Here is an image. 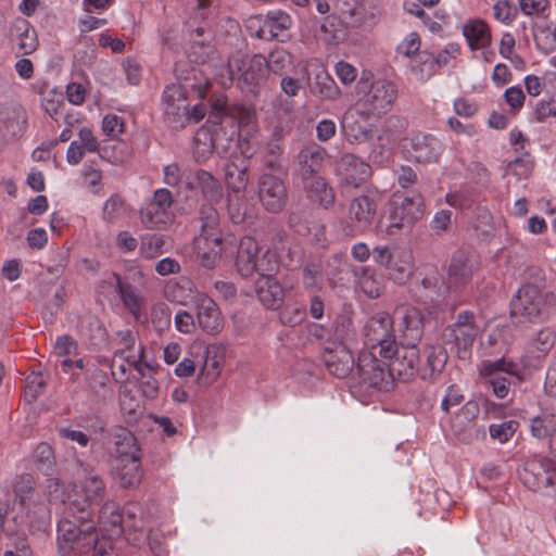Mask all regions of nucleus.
<instances>
[{
    "label": "nucleus",
    "mask_w": 556,
    "mask_h": 556,
    "mask_svg": "<svg viewBox=\"0 0 556 556\" xmlns=\"http://www.w3.org/2000/svg\"><path fill=\"white\" fill-rule=\"evenodd\" d=\"M357 371L363 383L381 391L393 387L392 375L386 359H378L374 351H362L358 356Z\"/></svg>",
    "instance_id": "13"
},
{
    "label": "nucleus",
    "mask_w": 556,
    "mask_h": 556,
    "mask_svg": "<svg viewBox=\"0 0 556 556\" xmlns=\"http://www.w3.org/2000/svg\"><path fill=\"white\" fill-rule=\"evenodd\" d=\"M554 312L556 294L532 283L519 288L510 302L511 317L521 323L545 320Z\"/></svg>",
    "instance_id": "2"
},
{
    "label": "nucleus",
    "mask_w": 556,
    "mask_h": 556,
    "mask_svg": "<svg viewBox=\"0 0 556 556\" xmlns=\"http://www.w3.org/2000/svg\"><path fill=\"white\" fill-rule=\"evenodd\" d=\"M34 485L33 477L23 475L15 482L14 492L20 505L26 510V517L31 519V515H34L41 523H45L48 520V509L43 503L33 498Z\"/></svg>",
    "instance_id": "26"
},
{
    "label": "nucleus",
    "mask_w": 556,
    "mask_h": 556,
    "mask_svg": "<svg viewBox=\"0 0 556 556\" xmlns=\"http://www.w3.org/2000/svg\"><path fill=\"white\" fill-rule=\"evenodd\" d=\"M445 201L448 205L453 207L466 210L472 206L475 199L471 192L466 190H459L447 193L445 197Z\"/></svg>",
    "instance_id": "63"
},
{
    "label": "nucleus",
    "mask_w": 556,
    "mask_h": 556,
    "mask_svg": "<svg viewBox=\"0 0 556 556\" xmlns=\"http://www.w3.org/2000/svg\"><path fill=\"white\" fill-rule=\"evenodd\" d=\"M258 199L270 213H279L286 205L287 191L282 180L271 174H263L258 180Z\"/></svg>",
    "instance_id": "20"
},
{
    "label": "nucleus",
    "mask_w": 556,
    "mask_h": 556,
    "mask_svg": "<svg viewBox=\"0 0 556 556\" xmlns=\"http://www.w3.org/2000/svg\"><path fill=\"white\" fill-rule=\"evenodd\" d=\"M267 61V72L271 71L275 74H281L292 64L291 54L283 48L273 50Z\"/></svg>",
    "instance_id": "51"
},
{
    "label": "nucleus",
    "mask_w": 556,
    "mask_h": 556,
    "mask_svg": "<svg viewBox=\"0 0 556 556\" xmlns=\"http://www.w3.org/2000/svg\"><path fill=\"white\" fill-rule=\"evenodd\" d=\"M420 37L417 33L412 31L400 42L396 48L399 54L410 58L420 49Z\"/></svg>",
    "instance_id": "64"
},
{
    "label": "nucleus",
    "mask_w": 556,
    "mask_h": 556,
    "mask_svg": "<svg viewBox=\"0 0 556 556\" xmlns=\"http://www.w3.org/2000/svg\"><path fill=\"white\" fill-rule=\"evenodd\" d=\"M479 412V405L469 401L452 418L451 430L458 442L470 444L485 438L484 427L477 424Z\"/></svg>",
    "instance_id": "15"
},
{
    "label": "nucleus",
    "mask_w": 556,
    "mask_h": 556,
    "mask_svg": "<svg viewBox=\"0 0 556 556\" xmlns=\"http://www.w3.org/2000/svg\"><path fill=\"white\" fill-rule=\"evenodd\" d=\"M224 116L237 121L238 125L248 126L254 121L252 110L242 104H229L224 96H218L211 101L210 119L217 124Z\"/></svg>",
    "instance_id": "28"
},
{
    "label": "nucleus",
    "mask_w": 556,
    "mask_h": 556,
    "mask_svg": "<svg viewBox=\"0 0 556 556\" xmlns=\"http://www.w3.org/2000/svg\"><path fill=\"white\" fill-rule=\"evenodd\" d=\"M226 181L228 187L236 193L243 191L248 185V168H237L235 165H228L226 168Z\"/></svg>",
    "instance_id": "52"
},
{
    "label": "nucleus",
    "mask_w": 556,
    "mask_h": 556,
    "mask_svg": "<svg viewBox=\"0 0 556 556\" xmlns=\"http://www.w3.org/2000/svg\"><path fill=\"white\" fill-rule=\"evenodd\" d=\"M174 198L166 188H159L153 192L139 211L141 225L147 229H162L173 220L172 206Z\"/></svg>",
    "instance_id": "10"
},
{
    "label": "nucleus",
    "mask_w": 556,
    "mask_h": 556,
    "mask_svg": "<svg viewBox=\"0 0 556 556\" xmlns=\"http://www.w3.org/2000/svg\"><path fill=\"white\" fill-rule=\"evenodd\" d=\"M425 213V202L420 194L394 198L391 202V211L388 216L389 224L387 232L394 235L396 230L410 227L416 220L420 219Z\"/></svg>",
    "instance_id": "14"
},
{
    "label": "nucleus",
    "mask_w": 556,
    "mask_h": 556,
    "mask_svg": "<svg viewBox=\"0 0 556 556\" xmlns=\"http://www.w3.org/2000/svg\"><path fill=\"white\" fill-rule=\"evenodd\" d=\"M374 118L357 106H350L342 116L341 129L350 143L359 144L372 139L376 125L370 123Z\"/></svg>",
    "instance_id": "17"
},
{
    "label": "nucleus",
    "mask_w": 556,
    "mask_h": 556,
    "mask_svg": "<svg viewBox=\"0 0 556 556\" xmlns=\"http://www.w3.org/2000/svg\"><path fill=\"white\" fill-rule=\"evenodd\" d=\"M79 477V484H75L73 490L66 494L58 482H53V490L49 492L50 502L62 503L70 514H86L87 507L91 503L100 502L104 496L105 485L99 475L81 467Z\"/></svg>",
    "instance_id": "1"
},
{
    "label": "nucleus",
    "mask_w": 556,
    "mask_h": 556,
    "mask_svg": "<svg viewBox=\"0 0 556 556\" xmlns=\"http://www.w3.org/2000/svg\"><path fill=\"white\" fill-rule=\"evenodd\" d=\"M406 121L397 115L389 116L382 126L383 132H386V139L393 141L397 136L406 128Z\"/></svg>",
    "instance_id": "62"
},
{
    "label": "nucleus",
    "mask_w": 556,
    "mask_h": 556,
    "mask_svg": "<svg viewBox=\"0 0 556 556\" xmlns=\"http://www.w3.org/2000/svg\"><path fill=\"white\" fill-rule=\"evenodd\" d=\"M187 188L199 189L203 198L211 203L219 201L223 195L220 182L204 169H199L193 174L192 178L187 181Z\"/></svg>",
    "instance_id": "34"
},
{
    "label": "nucleus",
    "mask_w": 556,
    "mask_h": 556,
    "mask_svg": "<svg viewBox=\"0 0 556 556\" xmlns=\"http://www.w3.org/2000/svg\"><path fill=\"white\" fill-rule=\"evenodd\" d=\"M463 35L472 50L484 49L491 43V33L482 20H469L463 26Z\"/></svg>",
    "instance_id": "36"
},
{
    "label": "nucleus",
    "mask_w": 556,
    "mask_h": 556,
    "mask_svg": "<svg viewBox=\"0 0 556 556\" xmlns=\"http://www.w3.org/2000/svg\"><path fill=\"white\" fill-rule=\"evenodd\" d=\"M230 66H236L238 85L244 92L257 94L267 80V61L262 54L233 55Z\"/></svg>",
    "instance_id": "9"
},
{
    "label": "nucleus",
    "mask_w": 556,
    "mask_h": 556,
    "mask_svg": "<svg viewBox=\"0 0 556 556\" xmlns=\"http://www.w3.org/2000/svg\"><path fill=\"white\" fill-rule=\"evenodd\" d=\"M258 24L256 36L264 40H271L283 36L291 27L292 18L282 11H269L265 16H257L252 20Z\"/></svg>",
    "instance_id": "29"
},
{
    "label": "nucleus",
    "mask_w": 556,
    "mask_h": 556,
    "mask_svg": "<svg viewBox=\"0 0 556 556\" xmlns=\"http://www.w3.org/2000/svg\"><path fill=\"white\" fill-rule=\"evenodd\" d=\"M397 96V87L393 81L387 78L370 80L369 75L363 74L356 87V101L353 105L379 119L392 110Z\"/></svg>",
    "instance_id": "4"
},
{
    "label": "nucleus",
    "mask_w": 556,
    "mask_h": 556,
    "mask_svg": "<svg viewBox=\"0 0 556 556\" xmlns=\"http://www.w3.org/2000/svg\"><path fill=\"white\" fill-rule=\"evenodd\" d=\"M427 366L432 375H439L447 362V353L442 345H428L425 350Z\"/></svg>",
    "instance_id": "49"
},
{
    "label": "nucleus",
    "mask_w": 556,
    "mask_h": 556,
    "mask_svg": "<svg viewBox=\"0 0 556 556\" xmlns=\"http://www.w3.org/2000/svg\"><path fill=\"white\" fill-rule=\"evenodd\" d=\"M67 515L58 523V543L62 551H74L77 553H87L91 551V545L96 541L97 529L92 521L88 520L86 514L76 517L75 513Z\"/></svg>",
    "instance_id": "7"
},
{
    "label": "nucleus",
    "mask_w": 556,
    "mask_h": 556,
    "mask_svg": "<svg viewBox=\"0 0 556 556\" xmlns=\"http://www.w3.org/2000/svg\"><path fill=\"white\" fill-rule=\"evenodd\" d=\"M372 257L376 264L387 268L389 279L397 285H405L414 274V255L408 249L377 245L372 249Z\"/></svg>",
    "instance_id": "8"
},
{
    "label": "nucleus",
    "mask_w": 556,
    "mask_h": 556,
    "mask_svg": "<svg viewBox=\"0 0 556 556\" xmlns=\"http://www.w3.org/2000/svg\"><path fill=\"white\" fill-rule=\"evenodd\" d=\"M124 517L121 514L118 506L113 502L105 503L99 515V529L97 530L100 535L110 540L118 539L124 532Z\"/></svg>",
    "instance_id": "31"
},
{
    "label": "nucleus",
    "mask_w": 556,
    "mask_h": 556,
    "mask_svg": "<svg viewBox=\"0 0 556 556\" xmlns=\"http://www.w3.org/2000/svg\"><path fill=\"white\" fill-rule=\"evenodd\" d=\"M125 131L124 118L116 114H106L102 119V132L112 138L116 139L119 135Z\"/></svg>",
    "instance_id": "57"
},
{
    "label": "nucleus",
    "mask_w": 556,
    "mask_h": 556,
    "mask_svg": "<svg viewBox=\"0 0 556 556\" xmlns=\"http://www.w3.org/2000/svg\"><path fill=\"white\" fill-rule=\"evenodd\" d=\"M64 105L63 94L58 91H48L42 97V106L45 111L54 119L61 114Z\"/></svg>",
    "instance_id": "58"
},
{
    "label": "nucleus",
    "mask_w": 556,
    "mask_h": 556,
    "mask_svg": "<svg viewBox=\"0 0 556 556\" xmlns=\"http://www.w3.org/2000/svg\"><path fill=\"white\" fill-rule=\"evenodd\" d=\"M491 366L478 367L479 376L492 389L494 396L505 399L509 394L511 381L509 378L495 380Z\"/></svg>",
    "instance_id": "46"
},
{
    "label": "nucleus",
    "mask_w": 556,
    "mask_h": 556,
    "mask_svg": "<svg viewBox=\"0 0 556 556\" xmlns=\"http://www.w3.org/2000/svg\"><path fill=\"white\" fill-rule=\"evenodd\" d=\"M437 72L434 58L431 55H424L418 64L412 67V73L416 79L425 83L432 77Z\"/></svg>",
    "instance_id": "56"
},
{
    "label": "nucleus",
    "mask_w": 556,
    "mask_h": 556,
    "mask_svg": "<svg viewBox=\"0 0 556 556\" xmlns=\"http://www.w3.org/2000/svg\"><path fill=\"white\" fill-rule=\"evenodd\" d=\"M17 49L23 55L30 54L36 51L38 47V39L35 29L30 28L27 23H24V28L17 37Z\"/></svg>",
    "instance_id": "53"
},
{
    "label": "nucleus",
    "mask_w": 556,
    "mask_h": 556,
    "mask_svg": "<svg viewBox=\"0 0 556 556\" xmlns=\"http://www.w3.org/2000/svg\"><path fill=\"white\" fill-rule=\"evenodd\" d=\"M556 332L551 327L541 328L530 342V348L540 353V355H546L555 344Z\"/></svg>",
    "instance_id": "48"
},
{
    "label": "nucleus",
    "mask_w": 556,
    "mask_h": 556,
    "mask_svg": "<svg viewBox=\"0 0 556 556\" xmlns=\"http://www.w3.org/2000/svg\"><path fill=\"white\" fill-rule=\"evenodd\" d=\"M124 514L127 519L132 520L134 536L128 532L126 540L134 545H138L144 540L143 523L141 520V508L137 503H128L125 506Z\"/></svg>",
    "instance_id": "45"
},
{
    "label": "nucleus",
    "mask_w": 556,
    "mask_h": 556,
    "mask_svg": "<svg viewBox=\"0 0 556 556\" xmlns=\"http://www.w3.org/2000/svg\"><path fill=\"white\" fill-rule=\"evenodd\" d=\"M471 258L464 252H456L448 266V278L455 285L466 282L472 274Z\"/></svg>",
    "instance_id": "40"
},
{
    "label": "nucleus",
    "mask_w": 556,
    "mask_h": 556,
    "mask_svg": "<svg viewBox=\"0 0 556 556\" xmlns=\"http://www.w3.org/2000/svg\"><path fill=\"white\" fill-rule=\"evenodd\" d=\"M77 350V342L67 334L58 337L53 348V352L58 357L76 355Z\"/></svg>",
    "instance_id": "61"
},
{
    "label": "nucleus",
    "mask_w": 556,
    "mask_h": 556,
    "mask_svg": "<svg viewBox=\"0 0 556 556\" xmlns=\"http://www.w3.org/2000/svg\"><path fill=\"white\" fill-rule=\"evenodd\" d=\"M189 354L201 363L199 379L205 383H213L220 375L222 363L216 356H210L208 348L202 342H193Z\"/></svg>",
    "instance_id": "32"
},
{
    "label": "nucleus",
    "mask_w": 556,
    "mask_h": 556,
    "mask_svg": "<svg viewBox=\"0 0 556 556\" xmlns=\"http://www.w3.org/2000/svg\"><path fill=\"white\" fill-rule=\"evenodd\" d=\"M494 18L505 25H510L517 15L516 8L509 0H498L493 5Z\"/></svg>",
    "instance_id": "55"
},
{
    "label": "nucleus",
    "mask_w": 556,
    "mask_h": 556,
    "mask_svg": "<svg viewBox=\"0 0 556 556\" xmlns=\"http://www.w3.org/2000/svg\"><path fill=\"white\" fill-rule=\"evenodd\" d=\"M522 480L533 490L556 485V462L549 458L528 462L523 468Z\"/></svg>",
    "instance_id": "22"
},
{
    "label": "nucleus",
    "mask_w": 556,
    "mask_h": 556,
    "mask_svg": "<svg viewBox=\"0 0 556 556\" xmlns=\"http://www.w3.org/2000/svg\"><path fill=\"white\" fill-rule=\"evenodd\" d=\"M531 434L538 440H548L551 451L556 454V415L542 414L534 417L530 425Z\"/></svg>",
    "instance_id": "37"
},
{
    "label": "nucleus",
    "mask_w": 556,
    "mask_h": 556,
    "mask_svg": "<svg viewBox=\"0 0 556 556\" xmlns=\"http://www.w3.org/2000/svg\"><path fill=\"white\" fill-rule=\"evenodd\" d=\"M113 279L115 280V289L118 292L124 305L134 316L138 317L142 305L141 296L132 286L123 282L119 275L114 273Z\"/></svg>",
    "instance_id": "41"
},
{
    "label": "nucleus",
    "mask_w": 556,
    "mask_h": 556,
    "mask_svg": "<svg viewBox=\"0 0 556 556\" xmlns=\"http://www.w3.org/2000/svg\"><path fill=\"white\" fill-rule=\"evenodd\" d=\"M519 427L518 421L507 420L500 424H491L489 432L492 440L501 444L507 443L516 433Z\"/></svg>",
    "instance_id": "50"
},
{
    "label": "nucleus",
    "mask_w": 556,
    "mask_h": 556,
    "mask_svg": "<svg viewBox=\"0 0 556 556\" xmlns=\"http://www.w3.org/2000/svg\"><path fill=\"white\" fill-rule=\"evenodd\" d=\"M334 8L344 24L354 26L362 22L363 8L357 0H336Z\"/></svg>",
    "instance_id": "44"
},
{
    "label": "nucleus",
    "mask_w": 556,
    "mask_h": 556,
    "mask_svg": "<svg viewBox=\"0 0 556 556\" xmlns=\"http://www.w3.org/2000/svg\"><path fill=\"white\" fill-rule=\"evenodd\" d=\"M406 152L408 157L417 163H437L443 152V146L432 135L417 134L410 139Z\"/></svg>",
    "instance_id": "24"
},
{
    "label": "nucleus",
    "mask_w": 556,
    "mask_h": 556,
    "mask_svg": "<svg viewBox=\"0 0 556 556\" xmlns=\"http://www.w3.org/2000/svg\"><path fill=\"white\" fill-rule=\"evenodd\" d=\"M357 286L359 289L371 299H376L381 295L383 291V281L370 268H363L357 277Z\"/></svg>",
    "instance_id": "43"
},
{
    "label": "nucleus",
    "mask_w": 556,
    "mask_h": 556,
    "mask_svg": "<svg viewBox=\"0 0 556 556\" xmlns=\"http://www.w3.org/2000/svg\"><path fill=\"white\" fill-rule=\"evenodd\" d=\"M488 365H492L491 368L495 380L506 378L520 379V367L510 359L505 357L498 359H484L479 364V367H488Z\"/></svg>",
    "instance_id": "42"
},
{
    "label": "nucleus",
    "mask_w": 556,
    "mask_h": 556,
    "mask_svg": "<svg viewBox=\"0 0 556 556\" xmlns=\"http://www.w3.org/2000/svg\"><path fill=\"white\" fill-rule=\"evenodd\" d=\"M393 325L404 344H418L424 333V314L415 306L401 304L393 312Z\"/></svg>",
    "instance_id": "16"
},
{
    "label": "nucleus",
    "mask_w": 556,
    "mask_h": 556,
    "mask_svg": "<svg viewBox=\"0 0 556 556\" xmlns=\"http://www.w3.org/2000/svg\"><path fill=\"white\" fill-rule=\"evenodd\" d=\"M127 213V204L125 199L114 193L106 199L102 207V218L108 223H115L123 218Z\"/></svg>",
    "instance_id": "47"
},
{
    "label": "nucleus",
    "mask_w": 556,
    "mask_h": 556,
    "mask_svg": "<svg viewBox=\"0 0 556 556\" xmlns=\"http://www.w3.org/2000/svg\"><path fill=\"white\" fill-rule=\"evenodd\" d=\"M277 273L261 271L255 281V292L260 302L273 309L280 307L285 299V290L275 277Z\"/></svg>",
    "instance_id": "27"
},
{
    "label": "nucleus",
    "mask_w": 556,
    "mask_h": 556,
    "mask_svg": "<svg viewBox=\"0 0 556 556\" xmlns=\"http://www.w3.org/2000/svg\"><path fill=\"white\" fill-rule=\"evenodd\" d=\"M364 334L372 350L378 349L380 356L394 353V325L392 316L388 313L379 312L370 317L364 327Z\"/></svg>",
    "instance_id": "12"
},
{
    "label": "nucleus",
    "mask_w": 556,
    "mask_h": 556,
    "mask_svg": "<svg viewBox=\"0 0 556 556\" xmlns=\"http://www.w3.org/2000/svg\"><path fill=\"white\" fill-rule=\"evenodd\" d=\"M203 28L199 27L190 34V38L193 41V45L191 47L192 51L190 52L189 56L193 58L192 60L194 62H203L204 56L211 50L208 45H205L204 41L200 40V38L203 36Z\"/></svg>",
    "instance_id": "60"
},
{
    "label": "nucleus",
    "mask_w": 556,
    "mask_h": 556,
    "mask_svg": "<svg viewBox=\"0 0 556 556\" xmlns=\"http://www.w3.org/2000/svg\"><path fill=\"white\" fill-rule=\"evenodd\" d=\"M311 91L323 99L334 100L339 97L340 90L336 81L328 74L323 64H317L313 81L309 85Z\"/></svg>",
    "instance_id": "38"
},
{
    "label": "nucleus",
    "mask_w": 556,
    "mask_h": 556,
    "mask_svg": "<svg viewBox=\"0 0 556 556\" xmlns=\"http://www.w3.org/2000/svg\"><path fill=\"white\" fill-rule=\"evenodd\" d=\"M394 353L389 356H380L388 362L392 380L394 376L410 378L414 376L419 363V351L417 344H404L397 346L394 342Z\"/></svg>",
    "instance_id": "19"
},
{
    "label": "nucleus",
    "mask_w": 556,
    "mask_h": 556,
    "mask_svg": "<svg viewBox=\"0 0 556 556\" xmlns=\"http://www.w3.org/2000/svg\"><path fill=\"white\" fill-rule=\"evenodd\" d=\"M340 170L346 185L358 187L371 175L370 166L354 154H345L340 161Z\"/></svg>",
    "instance_id": "33"
},
{
    "label": "nucleus",
    "mask_w": 556,
    "mask_h": 556,
    "mask_svg": "<svg viewBox=\"0 0 556 556\" xmlns=\"http://www.w3.org/2000/svg\"><path fill=\"white\" fill-rule=\"evenodd\" d=\"M118 339L119 348L114 352V365L118 361H123L127 363L129 367H134L139 374H143V370L149 367V365L143 362V346L137 344L136 338L128 330L121 331Z\"/></svg>",
    "instance_id": "25"
},
{
    "label": "nucleus",
    "mask_w": 556,
    "mask_h": 556,
    "mask_svg": "<svg viewBox=\"0 0 556 556\" xmlns=\"http://www.w3.org/2000/svg\"><path fill=\"white\" fill-rule=\"evenodd\" d=\"M163 111L174 127H182L189 116V104L185 91L179 86H167L163 92Z\"/></svg>",
    "instance_id": "23"
},
{
    "label": "nucleus",
    "mask_w": 556,
    "mask_h": 556,
    "mask_svg": "<svg viewBox=\"0 0 556 556\" xmlns=\"http://www.w3.org/2000/svg\"><path fill=\"white\" fill-rule=\"evenodd\" d=\"M480 332L476 324L475 315L471 312H460L455 323L450 327V337L457 349V356L467 359L471 356L472 345Z\"/></svg>",
    "instance_id": "18"
},
{
    "label": "nucleus",
    "mask_w": 556,
    "mask_h": 556,
    "mask_svg": "<svg viewBox=\"0 0 556 556\" xmlns=\"http://www.w3.org/2000/svg\"><path fill=\"white\" fill-rule=\"evenodd\" d=\"M115 479L125 489L137 488L143 478L139 447L135 437L123 430L115 441Z\"/></svg>",
    "instance_id": "5"
},
{
    "label": "nucleus",
    "mask_w": 556,
    "mask_h": 556,
    "mask_svg": "<svg viewBox=\"0 0 556 556\" xmlns=\"http://www.w3.org/2000/svg\"><path fill=\"white\" fill-rule=\"evenodd\" d=\"M285 237V232L278 231L273 238L271 248H267L264 251L253 237H243L240 240L236 260L239 274L243 277H250L254 273L278 271L279 261L276 250L279 249L278 244L283 241Z\"/></svg>",
    "instance_id": "3"
},
{
    "label": "nucleus",
    "mask_w": 556,
    "mask_h": 556,
    "mask_svg": "<svg viewBox=\"0 0 556 556\" xmlns=\"http://www.w3.org/2000/svg\"><path fill=\"white\" fill-rule=\"evenodd\" d=\"M377 202L369 194H361L353 198L344 208L342 225L348 233H364L372 225L376 213Z\"/></svg>",
    "instance_id": "11"
},
{
    "label": "nucleus",
    "mask_w": 556,
    "mask_h": 556,
    "mask_svg": "<svg viewBox=\"0 0 556 556\" xmlns=\"http://www.w3.org/2000/svg\"><path fill=\"white\" fill-rule=\"evenodd\" d=\"M307 195L312 202L324 208H329L334 204L336 194L333 189L321 177H316L306 186Z\"/></svg>",
    "instance_id": "39"
},
{
    "label": "nucleus",
    "mask_w": 556,
    "mask_h": 556,
    "mask_svg": "<svg viewBox=\"0 0 556 556\" xmlns=\"http://www.w3.org/2000/svg\"><path fill=\"white\" fill-rule=\"evenodd\" d=\"M323 358L330 374L338 378H345L354 366L352 353L342 341L327 342Z\"/></svg>",
    "instance_id": "21"
},
{
    "label": "nucleus",
    "mask_w": 556,
    "mask_h": 556,
    "mask_svg": "<svg viewBox=\"0 0 556 556\" xmlns=\"http://www.w3.org/2000/svg\"><path fill=\"white\" fill-rule=\"evenodd\" d=\"M198 323L201 329L216 334L224 327V319L217 304L207 295L201 294L195 302Z\"/></svg>",
    "instance_id": "30"
},
{
    "label": "nucleus",
    "mask_w": 556,
    "mask_h": 556,
    "mask_svg": "<svg viewBox=\"0 0 556 556\" xmlns=\"http://www.w3.org/2000/svg\"><path fill=\"white\" fill-rule=\"evenodd\" d=\"M46 381L40 374H30L26 378V384L24 390V397L28 403L35 401L38 395L43 391Z\"/></svg>",
    "instance_id": "59"
},
{
    "label": "nucleus",
    "mask_w": 556,
    "mask_h": 556,
    "mask_svg": "<svg viewBox=\"0 0 556 556\" xmlns=\"http://www.w3.org/2000/svg\"><path fill=\"white\" fill-rule=\"evenodd\" d=\"M325 156V149L318 144L311 143L305 146L298 155V162L302 177L307 178L313 174L318 173L323 167Z\"/></svg>",
    "instance_id": "35"
},
{
    "label": "nucleus",
    "mask_w": 556,
    "mask_h": 556,
    "mask_svg": "<svg viewBox=\"0 0 556 556\" xmlns=\"http://www.w3.org/2000/svg\"><path fill=\"white\" fill-rule=\"evenodd\" d=\"M201 232L194 240L195 252L201 265L205 268L216 267L224 251L223 235L219 229V218L212 206L202 210Z\"/></svg>",
    "instance_id": "6"
},
{
    "label": "nucleus",
    "mask_w": 556,
    "mask_h": 556,
    "mask_svg": "<svg viewBox=\"0 0 556 556\" xmlns=\"http://www.w3.org/2000/svg\"><path fill=\"white\" fill-rule=\"evenodd\" d=\"M164 238L161 235H149L142 239L140 254L144 258H155L163 252Z\"/></svg>",
    "instance_id": "54"
}]
</instances>
